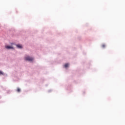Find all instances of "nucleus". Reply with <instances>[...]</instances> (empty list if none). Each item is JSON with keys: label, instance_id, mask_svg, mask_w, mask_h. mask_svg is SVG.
Returning a JSON list of instances; mask_svg holds the SVG:
<instances>
[{"label": "nucleus", "instance_id": "nucleus-1", "mask_svg": "<svg viewBox=\"0 0 125 125\" xmlns=\"http://www.w3.org/2000/svg\"><path fill=\"white\" fill-rule=\"evenodd\" d=\"M25 60L32 62L34 60V58H33V57H30L29 56H26L25 57Z\"/></svg>", "mask_w": 125, "mask_h": 125}, {"label": "nucleus", "instance_id": "nucleus-2", "mask_svg": "<svg viewBox=\"0 0 125 125\" xmlns=\"http://www.w3.org/2000/svg\"><path fill=\"white\" fill-rule=\"evenodd\" d=\"M5 48L7 49H13V47H12V46H9V45L5 46Z\"/></svg>", "mask_w": 125, "mask_h": 125}, {"label": "nucleus", "instance_id": "nucleus-3", "mask_svg": "<svg viewBox=\"0 0 125 125\" xmlns=\"http://www.w3.org/2000/svg\"><path fill=\"white\" fill-rule=\"evenodd\" d=\"M16 46L19 48H22V45L21 44H17Z\"/></svg>", "mask_w": 125, "mask_h": 125}, {"label": "nucleus", "instance_id": "nucleus-7", "mask_svg": "<svg viewBox=\"0 0 125 125\" xmlns=\"http://www.w3.org/2000/svg\"><path fill=\"white\" fill-rule=\"evenodd\" d=\"M105 47V45L104 44H102V47L104 48Z\"/></svg>", "mask_w": 125, "mask_h": 125}, {"label": "nucleus", "instance_id": "nucleus-6", "mask_svg": "<svg viewBox=\"0 0 125 125\" xmlns=\"http://www.w3.org/2000/svg\"><path fill=\"white\" fill-rule=\"evenodd\" d=\"M4 75V73H3V72H2V71H0V75Z\"/></svg>", "mask_w": 125, "mask_h": 125}, {"label": "nucleus", "instance_id": "nucleus-5", "mask_svg": "<svg viewBox=\"0 0 125 125\" xmlns=\"http://www.w3.org/2000/svg\"><path fill=\"white\" fill-rule=\"evenodd\" d=\"M68 65H69V64H68V63H65V65H64V67H65V68H67Z\"/></svg>", "mask_w": 125, "mask_h": 125}, {"label": "nucleus", "instance_id": "nucleus-4", "mask_svg": "<svg viewBox=\"0 0 125 125\" xmlns=\"http://www.w3.org/2000/svg\"><path fill=\"white\" fill-rule=\"evenodd\" d=\"M17 91L18 92H20L21 91V89H20V88H18L17 89Z\"/></svg>", "mask_w": 125, "mask_h": 125}]
</instances>
